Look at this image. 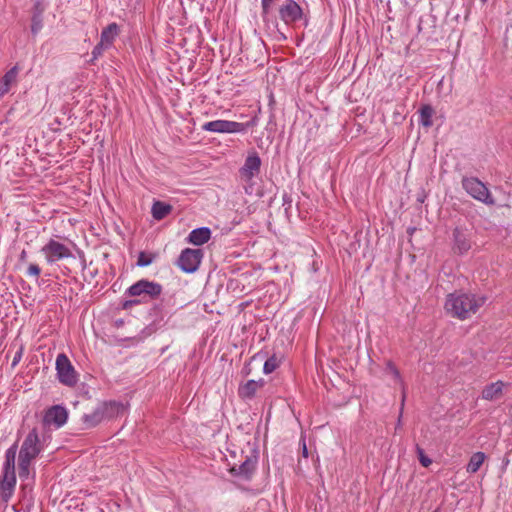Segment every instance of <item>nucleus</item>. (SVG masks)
Wrapping results in <instances>:
<instances>
[{
    "mask_svg": "<svg viewBox=\"0 0 512 512\" xmlns=\"http://www.w3.org/2000/svg\"><path fill=\"white\" fill-rule=\"evenodd\" d=\"M265 385L264 379L248 380L246 383L241 384L238 388V395L244 400L252 399L256 392Z\"/></svg>",
    "mask_w": 512,
    "mask_h": 512,
    "instance_id": "14",
    "label": "nucleus"
},
{
    "mask_svg": "<svg viewBox=\"0 0 512 512\" xmlns=\"http://www.w3.org/2000/svg\"><path fill=\"white\" fill-rule=\"evenodd\" d=\"M39 435L36 429H32L22 443L19 454L22 457L36 458L40 453Z\"/></svg>",
    "mask_w": 512,
    "mask_h": 512,
    "instance_id": "12",
    "label": "nucleus"
},
{
    "mask_svg": "<svg viewBox=\"0 0 512 512\" xmlns=\"http://www.w3.org/2000/svg\"><path fill=\"white\" fill-rule=\"evenodd\" d=\"M261 159L256 152L250 153L239 169V175L242 181L252 185L253 178L260 173Z\"/></svg>",
    "mask_w": 512,
    "mask_h": 512,
    "instance_id": "9",
    "label": "nucleus"
},
{
    "mask_svg": "<svg viewBox=\"0 0 512 512\" xmlns=\"http://www.w3.org/2000/svg\"><path fill=\"white\" fill-rule=\"evenodd\" d=\"M39 5H40V1H39V0H37V1H36V7L38 8V6H39Z\"/></svg>",
    "mask_w": 512,
    "mask_h": 512,
    "instance_id": "37",
    "label": "nucleus"
},
{
    "mask_svg": "<svg viewBox=\"0 0 512 512\" xmlns=\"http://www.w3.org/2000/svg\"><path fill=\"white\" fill-rule=\"evenodd\" d=\"M17 453L16 444L12 445L5 452V462L3 464V471L15 473V459Z\"/></svg>",
    "mask_w": 512,
    "mask_h": 512,
    "instance_id": "23",
    "label": "nucleus"
},
{
    "mask_svg": "<svg viewBox=\"0 0 512 512\" xmlns=\"http://www.w3.org/2000/svg\"><path fill=\"white\" fill-rule=\"evenodd\" d=\"M48 265L73 257L71 249L56 239H49L40 250Z\"/></svg>",
    "mask_w": 512,
    "mask_h": 512,
    "instance_id": "4",
    "label": "nucleus"
},
{
    "mask_svg": "<svg viewBox=\"0 0 512 512\" xmlns=\"http://www.w3.org/2000/svg\"><path fill=\"white\" fill-rule=\"evenodd\" d=\"M120 34V28L117 23H111L105 27L100 35V41L106 47L111 48L114 41Z\"/></svg>",
    "mask_w": 512,
    "mask_h": 512,
    "instance_id": "17",
    "label": "nucleus"
},
{
    "mask_svg": "<svg viewBox=\"0 0 512 512\" xmlns=\"http://www.w3.org/2000/svg\"><path fill=\"white\" fill-rule=\"evenodd\" d=\"M385 374L387 376H390L392 378V380L395 383L399 384L402 387V390H404L403 380L401 378L400 372L395 367V365L390 361H388L386 364ZM404 401H405V391H402L401 411L403 410Z\"/></svg>",
    "mask_w": 512,
    "mask_h": 512,
    "instance_id": "21",
    "label": "nucleus"
},
{
    "mask_svg": "<svg viewBox=\"0 0 512 512\" xmlns=\"http://www.w3.org/2000/svg\"><path fill=\"white\" fill-rule=\"evenodd\" d=\"M16 486V475L12 472L2 471L0 479V499L7 503L14 493Z\"/></svg>",
    "mask_w": 512,
    "mask_h": 512,
    "instance_id": "13",
    "label": "nucleus"
},
{
    "mask_svg": "<svg viewBox=\"0 0 512 512\" xmlns=\"http://www.w3.org/2000/svg\"><path fill=\"white\" fill-rule=\"evenodd\" d=\"M41 13L42 10L39 9V12L37 14H34V16L32 17L31 31L33 34H37L42 28Z\"/></svg>",
    "mask_w": 512,
    "mask_h": 512,
    "instance_id": "28",
    "label": "nucleus"
},
{
    "mask_svg": "<svg viewBox=\"0 0 512 512\" xmlns=\"http://www.w3.org/2000/svg\"><path fill=\"white\" fill-rule=\"evenodd\" d=\"M57 377L60 383L73 387L78 382V373L66 354H58L55 363Z\"/></svg>",
    "mask_w": 512,
    "mask_h": 512,
    "instance_id": "5",
    "label": "nucleus"
},
{
    "mask_svg": "<svg viewBox=\"0 0 512 512\" xmlns=\"http://www.w3.org/2000/svg\"><path fill=\"white\" fill-rule=\"evenodd\" d=\"M109 49L104 44L99 42L92 50V59L91 62L96 61L100 56H102L105 50Z\"/></svg>",
    "mask_w": 512,
    "mask_h": 512,
    "instance_id": "30",
    "label": "nucleus"
},
{
    "mask_svg": "<svg viewBox=\"0 0 512 512\" xmlns=\"http://www.w3.org/2000/svg\"><path fill=\"white\" fill-rule=\"evenodd\" d=\"M462 187L475 200L482 202L488 206L495 204V199L490 193L487 186L476 177H464L462 179Z\"/></svg>",
    "mask_w": 512,
    "mask_h": 512,
    "instance_id": "3",
    "label": "nucleus"
},
{
    "mask_svg": "<svg viewBox=\"0 0 512 512\" xmlns=\"http://www.w3.org/2000/svg\"><path fill=\"white\" fill-rule=\"evenodd\" d=\"M172 210L171 205L166 204L161 201H156L152 205L151 213L154 219L162 220L165 218Z\"/></svg>",
    "mask_w": 512,
    "mask_h": 512,
    "instance_id": "22",
    "label": "nucleus"
},
{
    "mask_svg": "<svg viewBox=\"0 0 512 512\" xmlns=\"http://www.w3.org/2000/svg\"><path fill=\"white\" fill-rule=\"evenodd\" d=\"M302 455L305 458L308 457V450H307V446H306V443L304 440L302 441Z\"/></svg>",
    "mask_w": 512,
    "mask_h": 512,
    "instance_id": "34",
    "label": "nucleus"
},
{
    "mask_svg": "<svg viewBox=\"0 0 512 512\" xmlns=\"http://www.w3.org/2000/svg\"><path fill=\"white\" fill-rule=\"evenodd\" d=\"M20 358H21V353L19 352L15 355L12 365L15 366L19 362Z\"/></svg>",
    "mask_w": 512,
    "mask_h": 512,
    "instance_id": "36",
    "label": "nucleus"
},
{
    "mask_svg": "<svg viewBox=\"0 0 512 512\" xmlns=\"http://www.w3.org/2000/svg\"><path fill=\"white\" fill-rule=\"evenodd\" d=\"M67 420V409L61 405H54L46 410L43 417V424L47 427L59 429L66 424Z\"/></svg>",
    "mask_w": 512,
    "mask_h": 512,
    "instance_id": "10",
    "label": "nucleus"
},
{
    "mask_svg": "<svg viewBox=\"0 0 512 512\" xmlns=\"http://www.w3.org/2000/svg\"><path fill=\"white\" fill-rule=\"evenodd\" d=\"M278 0H261L262 15H268Z\"/></svg>",
    "mask_w": 512,
    "mask_h": 512,
    "instance_id": "31",
    "label": "nucleus"
},
{
    "mask_svg": "<svg viewBox=\"0 0 512 512\" xmlns=\"http://www.w3.org/2000/svg\"><path fill=\"white\" fill-rule=\"evenodd\" d=\"M27 275L28 276H33V277H38L41 273V270L39 268L38 265L36 264H30L27 268Z\"/></svg>",
    "mask_w": 512,
    "mask_h": 512,
    "instance_id": "33",
    "label": "nucleus"
},
{
    "mask_svg": "<svg viewBox=\"0 0 512 512\" xmlns=\"http://www.w3.org/2000/svg\"><path fill=\"white\" fill-rule=\"evenodd\" d=\"M248 124L228 120H214L202 125V130L214 133H244Z\"/></svg>",
    "mask_w": 512,
    "mask_h": 512,
    "instance_id": "7",
    "label": "nucleus"
},
{
    "mask_svg": "<svg viewBox=\"0 0 512 512\" xmlns=\"http://www.w3.org/2000/svg\"><path fill=\"white\" fill-rule=\"evenodd\" d=\"M434 110L431 106L425 105L419 111V122L424 127H430L432 125V116Z\"/></svg>",
    "mask_w": 512,
    "mask_h": 512,
    "instance_id": "25",
    "label": "nucleus"
},
{
    "mask_svg": "<svg viewBox=\"0 0 512 512\" xmlns=\"http://www.w3.org/2000/svg\"><path fill=\"white\" fill-rule=\"evenodd\" d=\"M486 298L470 293L454 292L447 295L445 311L459 320H466L484 305Z\"/></svg>",
    "mask_w": 512,
    "mask_h": 512,
    "instance_id": "1",
    "label": "nucleus"
},
{
    "mask_svg": "<svg viewBox=\"0 0 512 512\" xmlns=\"http://www.w3.org/2000/svg\"><path fill=\"white\" fill-rule=\"evenodd\" d=\"M153 260V255L147 254L145 252H140L137 259V265L140 267H146L149 266L153 262Z\"/></svg>",
    "mask_w": 512,
    "mask_h": 512,
    "instance_id": "29",
    "label": "nucleus"
},
{
    "mask_svg": "<svg viewBox=\"0 0 512 512\" xmlns=\"http://www.w3.org/2000/svg\"><path fill=\"white\" fill-rule=\"evenodd\" d=\"M255 465H256V460L250 458V457H247L245 459V461H243V463L236 467V466H233L230 471L232 474L236 475V476H240L242 478H245V479H248L251 474L253 473L254 469H255Z\"/></svg>",
    "mask_w": 512,
    "mask_h": 512,
    "instance_id": "19",
    "label": "nucleus"
},
{
    "mask_svg": "<svg viewBox=\"0 0 512 512\" xmlns=\"http://www.w3.org/2000/svg\"><path fill=\"white\" fill-rule=\"evenodd\" d=\"M483 3H485L487 0H481Z\"/></svg>",
    "mask_w": 512,
    "mask_h": 512,
    "instance_id": "38",
    "label": "nucleus"
},
{
    "mask_svg": "<svg viewBox=\"0 0 512 512\" xmlns=\"http://www.w3.org/2000/svg\"><path fill=\"white\" fill-rule=\"evenodd\" d=\"M486 459V456L483 452H476L474 453L470 460H469V463L467 465V472L468 473H476L481 465L484 463Z\"/></svg>",
    "mask_w": 512,
    "mask_h": 512,
    "instance_id": "24",
    "label": "nucleus"
},
{
    "mask_svg": "<svg viewBox=\"0 0 512 512\" xmlns=\"http://www.w3.org/2000/svg\"><path fill=\"white\" fill-rule=\"evenodd\" d=\"M453 238V249L457 251L459 254H464L471 248L470 240L466 233L461 228L457 227L454 229Z\"/></svg>",
    "mask_w": 512,
    "mask_h": 512,
    "instance_id": "15",
    "label": "nucleus"
},
{
    "mask_svg": "<svg viewBox=\"0 0 512 512\" xmlns=\"http://www.w3.org/2000/svg\"><path fill=\"white\" fill-rule=\"evenodd\" d=\"M34 458L32 457H22L21 454H19V476L20 478H27L29 476V468L30 464Z\"/></svg>",
    "mask_w": 512,
    "mask_h": 512,
    "instance_id": "27",
    "label": "nucleus"
},
{
    "mask_svg": "<svg viewBox=\"0 0 512 512\" xmlns=\"http://www.w3.org/2000/svg\"><path fill=\"white\" fill-rule=\"evenodd\" d=\"M504 386L505 384L502 381H496L485 386L481 394L482 399L488 401H495L500 399L503 393Z\"/></svg>",
    "mask_w": 512,
    "mask_h": 512,
    "instance_id": "16",
    "label": "nucleus"
},
{
    "mask_svg": "<svg viewBox=\"0 0 512 512\" xmlns=\"http://www.w3.org/2000/svg\"><path fill=\"white\" fill-rule=\"evenodd\" d=\"M125 410V406L117 401H106L99 403L91 412L82 416V424L85 429H91L100 423L113 419Z\"/></svg>",
    "mask_w": 512,
    "mask_h": 512,
    "instance_id": "2",
    "label": "nucleus"
},
{
    "mask_svg": "<svg viewBox=\"0 0 512 512\" xmlns=\"http://www.w3.org/2000/svg\"><path fill=\"white\" fill-rule=\"evenodd\" d=\"M417 454L422 466L428 467L432 463V460L424 454L423 449L420 448L419 446H417Z\"/></svg>",
    "mask_w": 512,
    "mask_h": 512,
    "instance_id": "32",
    "label": "nucleus"
},
{
    "mask_svg": "<svg viewBox=\"0 0 512 512\" xmlns=\"http://www.w3.org/2000/svg\"><path fill=\"white\" fill-rule=\"evenodd\" d=\"M17 75L18 68L14 66L0 79V98L5 95L10 90L11 85L16 82Z\"/></svg>",
    "mask_w": 512,
    "mask_h": 512,
    "instance_id": "20",
    "label": "nucleus"
},
{
    "mask_svg": "<svg viewBox=\"0 0 512 512\" xmlns=\"http://www.w3.org/2000/svg\"><path fill=\"white\" fill-rule=\"evenodd\" d=\"M19 260L21 262H26L27 260V252L25 250H22V252L20 253V256H19Z\"/></svg>",
    "mask_w": 512,
    "mask_h": 512,
    "instance_id": "35",
    "label": "nucleus"
},
{
    "mask_svg": "<svg viewBox=\"0 0 512 512\" xmlns=\"http://www.w3.org/2000/svg\"><path fill=\"white\" fill-rule=\"evenodd\" d=\"M202 257V250L186 248L179 256L178 266L186 273H193L198 269Z\"/></svg>",
    "mask_w": 512,
    "mask_h": 512,
    "instance_id": "8",
    "label": "nucleus"
},
{
    "mask_svg": "<svg viewBox=\"0 0 512 512\" xmlns=\"http://www.w3.org/2000/svg\"><path fill=\"white\" fill-rule=\"evenodd\" d=\"M211 237V231L208 227H200L193 229L189 236L188 241L194 245H203L209 241Z\"/></svg>",
    "mask_w": 512,
    "mask_h": 512,
    "instance_id": "18",
    "label": "nucleus"
},
{
    "mask_svg": "<svg viewBox=\"0 0 512 512\" xmlns=\"http://www.w3.org/2000/svg\"><path fill=\"white\" fill-rule=\"evenodd\" d=\"M281 362H282L281 357H278L275 354L272 355L271 357H269L265 361L264 366H263L264 374H271L272 372H274L280 366Z\"/></svg>",
    "mask_w": 512,
    "mask_h": 512,
    "instance_id": "26",
    "label": "nucleus"
},
{
    "mask_svg": "<svg viewBox=\"0 0 512 512\" xmlns=\"http://www.w3.org/2000/svg\"><path fill=\"white\" fill-rule=\"evenodd\" d=\"M279 16L285 24H293L302 19L303 10L294 0H285L279 7Z\"/></svg>",
    "mask_w": 512,
    "mask_h": 512,
    "instance_id": "11",
    "label": "nucleus"
},
{
    "mask_svg": "<svg viewBox=\"0 0 512 512\" xmlns=\"http://www.w3.org/2000/svg\"><path fill=\"white\" fill-rule=\"evenodd\" d=\"M129 296L155 299L162 293V286L153 281L142 279L131 285L126 292Z\"/></svg>",
    "mask_w": 512,
    "mask_h": 512,
    "instance_id": "6",
    "label": "nucleus"
}]
</instances>
